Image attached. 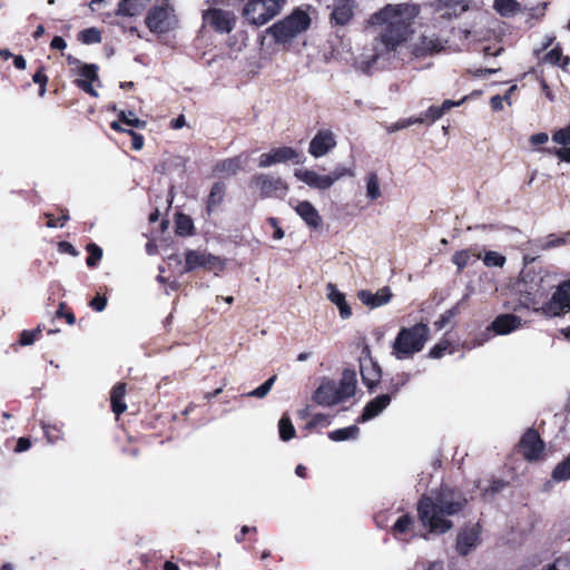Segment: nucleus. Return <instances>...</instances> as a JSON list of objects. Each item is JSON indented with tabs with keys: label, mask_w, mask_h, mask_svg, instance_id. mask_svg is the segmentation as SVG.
Segmentation results:
<instances>
[{
	"label": "nucleus",
	"mask_w": 570,
	"mask_h": 570,
	"mask_svg": "<svg viewBox=\"0 0 570 570\" xmlns=\"http://www.w3.org/2000/svg\"><path fill=\"white\" fill-rule=\"evenodd\" d=\"M468 503L469 499L461 489L441 483L417 500V519L428 533L444 534L453 528L450 518L461 514Z\"/></svg>",
	"instance_id": "1"
},
{
	"label": "nucleus",
	"mask_w": 570,
	"mask_h": 570,
	"mask_svg": "<svg viewBox=\"0 0 570 570\" xmlns=\"http://www.w3.org/2000/svg\"><path fill=\"white\" fill-rule=\"evenodd\" d=\"M420 10V6L415 3L386 4L371 16V24L381 27L375 41L383 46L381 52L374 55V59L382 53L395 51L397 47L409 40L413 33V21Z\"/></svg>",
	"instance_id": "2"
},
{
	"label": "nucleus",
	"mask_w": 570,
	"mask_h": 570,
	"mask_svg": "<svg viewBox=\"0 0 570 570\" xmlns=\"http://www.w3.org/2000/svg\"><path fill=\"white\" fill-rule=\"evenodd\" d=\"M429 338L428 323L419 322L409 327H401L392 344V355L400 361L412 358L424 348Z\"/></svg>",
	"instance_id": "3"
},
{
	"label": "nucleus",
	"mask_w": 570,
	"mask_h": 570,
	"mask_svg": "<svg viewBox=\"0 0 570 570\" xmlns=\"http://www.w3.org/2000/svg\"><path fill=\"white\" fill-rule=\"evenodd\" d=\"M311 26L309 16L302 9H294L288 16L275 22L267 32L277 43H286Z\"/></svg>",
	"instance_id": "4"
},
{
	"label": "nucleus",
	"mask_w": 570,
	"mask_h": 570,
	"mask_svg": "<svg viewBox=\"0 0 570 570\" xmlns=\"http://www.w3.org/2000/svg\"><path fill=\"white\" fill-rule=\"evenodd\" d=\"M145 23L153 33L163 35L174 30L178 24V19L169 0L153 6L146 14Z\"/></svg>",
	"instance_id": "5"
},
{
	"label": "nucleus",
	"mask_w": 570,
	"mask_h": 570,
	"mask_svg": "<svg viewBox=\"0 0 570 570\" xmlns=\"http://www.w3.org/2000/svg\"><path fill=\"white\" fill-rule=\"evenodd\" d=\"M285 0H248L243 8L244 18L261 27L279 13Z\"/></svg>",
	"instance_id": "6"
},
{
	"label": "nucleus",
	"mask_w": 570,
	"mask_h": 570,
	"mask_svg": "<svg viewBox=\"0 0 570 570\" xmlns=\"http://www.w3.org/2000/svg\"><path fill=\"white\" fill-rule=\"evenodd\" d=\"M249 187L258 189L261 198H284L288 191L286 181L268 174L253 175Z\"/></svg>",
	"instance_id": "7"
},
{
	"label": "nucleus",
	"mask_w": 570,
	"mask_h": 570,
	"mask_svg": "<svg viewBox=\"0 0 570 570\" xmlns=\"http://www.w3.org/2000/svg\"><path fill=\"white\" fill-rule=\"evenodd\" d=\"M518 452L528 462H534L543 459L546 443L539 432L530 428L521 436L518 443Z\"/></svg>",
	"instance_id": "8"
},
{
	"label": "nucleus",
	"mask_w": 570,
	"mask_h": 570,
	"mask_svg": "<svg viewBox=\"0 0 570 570\" xmlns=\"http://www.w3.org/2000/svg\"><path fill=\"white\" fill-rule=\"evenodd\" d=\"M521 324L522 320L518 315L500 314L493 320L490 327H488L487 331L481 334V337L476 342H474L473 347L480 346L484 342H487L491 336V331L498 335H507L518 330L521 326Z\"/></svg>",
	"instance_id": "9"
},
{
	"label": "nucleus",
	"mask_w": 570,
	"mask_h": 570,
	"mask_svg": "<svg viewBox=\"0 0 570 570\" xmlns=\"http://www.w3.org/2000/svg\"><path fill=\"white\" fill-rule=\"evenodd\" d=\"M523 304L527 308H531L533 312L541 313L548 317L560 316L569 309L568 305L560 296H558L557 292H554L551 298L541 306L535 297L528 293L523 296Z\"/></svg>",
	"instance_id": "10"
},
{
	"label": "nucleus",
	"mask_w": 570,
	"mask_h": 570,
	"mask_svg": "<svg viewBox=\"0 0 570 570\" xmlns=\"http://www.w3.org/2000/svg\"><path fill=\"white\" fill-rule=\"evenodd\" d=\"M293 161L294 164H302L304 161L303 156L293 147L284 146L271 149L268 153H264L258 158V166L261 168L269 167L274 164Z\"/></svg>",
	"instance_id": "11"
},
{
	"label": "nucleus",
	"mask_w": 570,
	"mask_h": 570,
	"mask_svg": "<svg viewBox=\"0 0 570 570\" xmlns=\"http://www.w3.org/2000/svg\"><path fill=\"white\" fill-rule=\"evenodd\" d=\"M203 20L218 33H229L235 27L234 13L218 8L204 11Z\"/></svg>",
	"instance_id": "12"
},
{
	"label": "nucleus",
	"mask_w": 570,
	"mask_h": 570,
	"mask_svg": "<svg viewBox=\"0 0 570 570\" xmlns=\"http://www.w3.org/2000/svg\"><path fill=\"white\" fill-rule=\"evenodd\" d=\"M360 372L363 384L367 387L368 392L373 393L381 381V366L368 356L360 360Z\"/></svg>",
	"instance_id": "13"
},
{
	"label": "nucleus",
	"mask_w": 570,
	"mask_h": 570,
	"mask_svg": "<svg viewBox=\"0 0 570 570\" xmlns=\"http://www.w3.org/2000/svg\"><path fill=\"white\" fill-rule=\"evenodd\" d=\"M335 146H336V140H335L334 134L328 129H321L312 138L309 146H308V153L313 157L320 158V157L326 155Z\"/></svg>",
	"instance_id": "14"
},
{
	"label": "nucleus",
	"mask_w": 570,
	"mask_h": 570,
	"mask_svg": "<svg viewBox=\"0 0 570 570\" xmlns=\"http://www.w3.org/2000/svg\"><path fill=\"white\" fill-rule=\"evenodd\" d=\"M78 75L82 78L75 79L73 83L91 97H98L97 90L92 82L99 79L98 66L95 63H82L79 67Z\"/></svg>",
	"instance_id": "15"
},
{
	"label": "nucleus",
	"mask_w": 570,
	"mask_h": 570,
	"mask_svg": "<svg viewBox=\"0 0 570 570\" xmlns=\"http://www.w3.org/2000/svg\"><path fill=\"white\" fill-rule=\"evenodd\" d=\"M313 401L322 406H333L343 402L334 381H325L313 393Z\"/></svg>",
	"instance_id": "16"
},
{
	"label": "nucleus",
	"mask_w": 570,
	"mask_h": 570,
	"mask_svg": "<svg viewBox=\"0 0 570 570\" xmlns=\"http://www.w3.org/2000/svg\"><path fill=\"white\" fill-rule=\"evenodd\" d=\"M480 543V530L475 527L458 533L455 549L460 556H468Z\"/></svg>",
	"instance_id": "17"
},
{
	"label": "nucleus",
	"mask_w": 570,
	"mask_h": 570,
	"mask_svg": "<svg viewBox=\"0 0 570 570\" xmlns=\"http://www.w3.org/2000/svg\"><path fill=\"white\" fill-rule=\"evenodd\" d=\"M294 175L298 180L305 183L312 188L326 190L333 186V179H331L328 175H318L316 171L311 169H296Z\"/></svg>",
	"instance_id": "18"
},
{
	"label": "nucleus",
	"mask_w": 570,
	"mask_h": 570,
	"mask_svg": "<svg viewBox=\"0 0 570 570\" xmlns=\"http://www.w3.org/2000/svg\"><path fill=\"white\" fill-rule=\"evenodd\" d=\"M391 403V395L381 394L371 400L363 409L362 414L357 417V423L367 422L381 414Z\"/></svg>",
	"instance_id": "19"
},
{
	"label": "nucleus",
	"mask_w": 570,
	"mask_h": 570,
	"mask_svg": "<svg viewBox=\"0 0 570 570\" xmlns=\"http://www.w3.org/2000/svg\"><path fill=\"white\" fill-rule=\"evenodd\" d=\"M294 210L309 228L318 229L322 226V216L311 202H298L297 205L294 207Z\"/></svg>",
	"instance_id": "20"
},
{
	"label": "nucleus",
	"mask_w": 570,
	"mask_h": 570,
	"mask_svg": "<svg viewBox=\"0 0 570 570\" xmlns=\"http://www.w3.org/2000/svg\"><path fill=\"white\" fill-rule=\"evenodd\" d=\"M353 0H341L333 7L330 21L333 26H346L353 18Z\"/></svg>",
	"instance_id": "21"
},
{
	"label": "nucleus",
	"mask_w": 570,
	"mask_h": 570,
	"mask_svg": "<svg viewBox=\"0 0 570 570\" xmlns=\"http://www.w3.org/2000/svg\"><path fill=\"white\" fill-rule=\"evenodd\" d=\"M361 302L371 307H380L390 302L393 294L389 286H384L379 289L376 293H372L367 289H362L357 294Z\"/></svg>",
	"instance_id": "22"
},
{
	"label": "nucleus",
	"mask_w": 570,
	"mask_h": 570,
	"mask_svg": "<svg viewBox=\"0 0 570 570\" xmlns=\"http://www.w3.org/2000/svg\"><path fill=\"white\" fill-rule=\"evenodd\" d=\"M227 186L224 181H216L213 184L210 191L206 198V214L210 216L215 210H217L226 196Z\"/></svg>",
	"instance_id": "23"
},
{
	"label": "nucleus",
	"mask_w": 570,
	"mask_h": 570,
	"mask_svg": "<svg viewBox=\"0 0 570 570\" xmlns=\"http://www.w3.org/2000/svg\"><path fill=\"white\" fill-rule=\"evenodd\" d=\"M356 384H357L356 372L352 368H345L342 372V377L338 382V385H336V390H337L340 396H342L343 401L354 396V394L356 392Z\"/></svg>",
	"instance_id": "24"
},
{
	"label": "nucleus",
	"mask_w": 570,
	"mask_h": 570,
	"mask_svg": "<svg viewBox=\"0 0 570 570\" xmlns=\"http://www.w3.org/2000/svg\"><path fill=\"white\" fill-rule=\"evenodd\" d=\"M126 387V383L118 382L114 385L110 392V407L117 417L127 410V404L125 402Z\"/></svg>",
	"instance_id": "25"
},
{
	"label": "nucleus",
	"mask_w": 570,
	"mask_h": 570,
	"mask_svg": "<svg viewBox=\"0 0 570 570\" xmlns=\"http://www.w3.org/2000/svg\"><path fill=\"white\" fill-rule=\"evenodd\" d=\"M414 518L410 513L402 514L392 525L391 533L397 540L409 541V535L414 529Z\"/></svg>",
	"instance_id": "26"
},
{
	"label": "nucleus",
	"mask_w": 570,
	"mask_h": 570,
	"mask_svg": "<svg viewBox=\"0 0 570 570\" xmlns=\"http://www.w3.org/2000/svg\"><path fill=\"white\" fill-rule=\"evenodd\" d=\"M244 161L242 155L223 159L214 166V173L225 176L236 175L242 169Z\"/></svg>",
	"instance_id": "27"
},
{
	"label": "nucleus",
	"mask_w": 570,
	"mask_h": 570,
	"mask_svg": "<svg viewBox=\"0 0 570 570\" xmlns=\"http://www.w3.org/2000/svg\"><path fill=\"white\" fill-rule=\"evenodd\" d=\"M327 297L328 299L338 307L340 316L342 318H348L352 315L351 306L345 299L344 293L340 292L336 286L332 283L327 284Z\"/></svg>",
	"instance_id": "28"
},
{
	"label": "nucleus",
	"mask_w": 570,
	"mask_h": 570,
	"mask_svg": "<svg viewBox=\"0 0 570 570\" xmlns=\"http://www.w3.org/2000/svg\"><path fill=\"white\" fill-rule=\"evenodd\" d=\"M480 258L481 253L476 248L470 247L455 252L452 256V263L458 267V272H462L468 265Z\"/></svg>",
	"instance_id": "29"
},
{
	"label": "nucleus",
	"mask_w": 570,
	"mask_h": 570,
	"mask_svg": "<svg viewBox=\"0 0 570 570\" xmlns=\"http://www.w3.org/2000/svg\"><path fill=\"white\" fill-rule=\"evenodd\" d=\"M466 97L462 98L459 101L445 99L441 106H431L425 111V120H428L430 124H433L438 119H440L446 111H449L453 107L460 106L463 101H465Z\"/></svg>",
	"instance_id": "30"
},
{
	"label": "nucleus",
	"mask_w": 570,
	"mask_h": 570,
	"mask_svg": "<svg viewBox=\"0 0 570 570\" xmlns=\"http://www.w3.org/2000/svg\"><path fill=\"white\" fill-rule=\"evenodd\" d=\"M175 227L176 234L184 237L193 235L195 229L193 219L184 213L176 214Z\"/></svg>",
	"instance_id": "31"
},
{
	"label": "nucleus",
	"mask_w": 570,
	"mask_h": 570,
	"mask_svg": "<svg viewBox=\"0 0 570 570\" xmlns=\"http://www.w3.org/2000/svg\"><path fill=\"white\" fill-rule=\"evenodd\" d=\"M411 380V374L407 372L396 373L393 377H391L389 384L386 385L387 395H391V399L395 396L402 387H404Z\"/></svg>",
	"instance_id": "32"
},
{
	"label": "nucleus",
	"mask_w": 570,
	"mask_h": 570,
	"mask_svg": "<svg viewBox=\"0 0 570 570\" xmlns=\"http://www.w3.org/2000/svg\"><path fill=\"white\" fill-rule=\"evenodd\" d=\"M494 10L502 17H512L520 10L517 0H494Z\"/></svg>",
	"instance_id": "33"
},
{
	"label": "nucleus",
	"mask_w": 570,
	"mask_h": 570,
	"mask_svg": "<svg viewBox=\"0 0 570 570\" xmlns=\"http://www.w3.org/2000/svg\"><path fill=\"white\" fill-rule=\"evenodd\" d=\"M358 434H360L358 426L353 424L347 428H342V429H337V430L330 432L328 438L332 441L341 442V441H346L350 439H356L358 436Z\"/></svg>",
	"instance_id": "34"
},
{
	"label": "nucleus",
	"mask_w": 570,
	"mask_h": 570,
	"mask_svg": "<svg viewBox=\"0 0 570 570\" xmlns=\"http://www.w3.org/2000/svg\"><path fill=\"white\" fill-rule=\"evenodd\" d=\"M551 478L557 482L570 480V453L554 466Z\"/></svg>",
	"instance_id": "35"
},
{
	"label": "nucleus",
	"mask_w": 570,
	"mask_h": 570,
	"mask_svg": "<svg viewBox=\"0 0 570 570\" xmlns=\"http://www.w3.org/2000/svg\"><path fill=\"white\" fill-rule=\"evenodd\" d=\"M204 255H205V253H200V252L194 250V249H187L185 253L184 271L186 273H189L197 267L203 268Z\"/></svg>",
	"instance_id": "36"
},
{
	"label": "nucleus",
	"mask_w": 570,
	"mask_h": 570,
	"mask_svg": "<svg viewBox=\"0 0 570 570\" xmlns=\"http://www.w3.org/2000/svg\"><path fill=\"white\" fill-rule=\"evenodd\" d=\"M78 41L83 45H94L101 42V31L96 27L86 28L78 32Z\"/></svg>",
	"instance_id": "37"
},
{
	"label": "nucleus",
	"mask_w": 570,
	"mask_h": 570,
	"mask_svg": "<svg viewBox=\"0 0 570 570\" xmlns=\"http://www.w3.org/2000/svg\"><path fill=\"white\" fill-rule=\"evenodd\" d=\"M203 268L208 272H223L225 269V261L210 253H205Z\"/></svg>",
	"instance_id": "38"
},
{
	"label": "nucleus",
	"mask_w": 570,
	"mask_h": 570,
	"mask_svg": "<svg viewBox=\"0 0 570 570\" xmlns=\"http://www.w3.org/2000/svg\"><path fill=\"white\" fill-rule=\"evenodd\" d=\"M86 250L88 252V256L86 258L87 266L89 268L97 267L102 258V249L96 243L91 242L87 244Z\"/></svg>",
	"instance_id": "39"
},
{
	"label": "nucleus",
	"mask_w": 570,
	"mask_h": 570,
	"mask_svg": "<svg viewBox=\"0 0 570 570\" xmlns=\"http://www.w3.org/2000/svg\"><path fill=\"white\" fill-rule=\"evenodd\" d=\"M278 431H279V438L283 441H289L296 434V430H295L291 419L286 415H283L281 417V420L278 422Z\"/></svg>",
	"instance_id": "40"
},
{
	"label": "nucleus",
	"mask_w": 570,
	"mask_h": 570,
	"mask_svg": "<svg viewBox=\"0 0 570 570\" xmlns=\"http://www.w3.org/2000/svg\"><path fill=\"white\" fill-rule=\"evenodd\" d=\"M366 194L372 200L381 197L379 177L375 173H370L366 179Z\"/></svg>",
	"instance_id": "41"
},
{
	"label": "nucleus",
	"mask_w": 570,
	"mask_h": 570,
	"mask_svg": "<svg viewBox=\"0 0 570 570\" xmlns=\"http://www.w3.org/2000/svg\"><path fill=\"white\" fill-rule=\"evenodd\" d=\"M540 153H544L548 155H552L558 157L561 161L569 163L570 164V145L563 146L561 148L557 147H542L539 148Z\"/></svg>",
	"instance_id": "42"
},
{
	"label": "nucleus",
	"mask_w": 570,
	"mask_h": 570,
	"mask_svg": "<svg viewBox=\"0 0 570 570\" xmlns=\"http://www.w3.org/2000/svg\"><path fill=\"white\" fill-rule=\"evenodd\" d=\"M482 259L487 267H502L505 264V257L494 250L485 252Z\"/></svg>",
	"instance_id": "43"
},
{
	"label": "nucleus",
	"mask_w": 570,
	"mask_h": 570,
	"mask_svg": "<svg viewBox=\"0 0 570 570\" xmlns=\"http://www.w3.org/2000/svg\"><path fill=\"white\" fill-rule=\"evenodd\" d=\"M118 119L122 124L134 128H145L146 126V121L137 118L132 111H129L127 115L126 111L120 110L118 114Z\"/></svg>",
	"instance_id": "44"
},
{
	"label": "nucleus",
	"mask_w": 570,
	"mask_h": 570,
	"mask_svg": "<svg viewBox=\"0 0 570 570\" xmlns=\"http://www.w3.org/2000/svg\"><path fill=\"white\" fill-rule=\"evenodd\" d=\"M41 333L42 330L40 328V326L31 331L24 330L20 333L18 342L22 346L31 345L40 337Z\"/></svg>",
	"instance_id": "45"
},
{
	"label": "nucleus",
	"mask_w": 570,
	"mask_h": 570,
	"mask_svg": "<svg viewBox=\"0 0 570 570\" xmlns=\"http://www.w3.org/2000/svg\"><path fill=\"white\" fill-rule=\"evenodd\" d=\"M552 141L561 146L570 145V121L568 126L553 131Z\"/></svg>",
	"instance_id": "46"
},
{
	"label": "nucleus",
	"mask_w": 570,
	"mask_h": 570,
	"mask_svg": "<svg viewBox=\"0 0 570 570\" xmlns=\"http://www.w3.org/2000/svg\"><path fill=\"white\" fill-rule=\"evenodd\" d=\"M45 436L47 438L48 442L56 443L57 441L61 440L63 436V433L60 428L57 425L51 424H43L42 425Z\"/></svg>",
	"instance_id": "47"
},
{
	"label": "nucleus",
	"mask_w": 570,
	"mask_h": 570,
	"mask_svg": "<svg viewBox=\"0 0 570 570\" xmlns=\"http://www.w3.org/2000/svg\"><path fill=\"white\" fill-rule=\"evenodd\" d=\"M56 317L65 318L69 325H73L76 323V316L73 312L68 307L66 302L59 303Z\"/></svg>",
	"instance_id": "48"
},
{
	"label": "nucleus",
	"mask_w": 570,
	"mask_h": 570,
	"mask_svg": "<svg viewBox=\"0 0 570 570\" xmlns=\"http://www.w3.org/2000/svg\"><path fill=\"white\" fill-rule=\"evenodd\" d=\"M450 347V341L441 340L429 351L428 356L431 358H441Z\"/></svg>",
	"instance_id": "49"
},
{
	"label": "nucleus",
	"mask_w": 570,
	"mask_h": 570,
	"mask_svg": "<svg viewBox=\"0 0 570 570\" xmlns=\"http://www.w3.org/2000/svg\"><path fill=\"white\" fill-rule=\"evenodd\" d=\"M509 485V482L502 480V479H493L491 480L488 488L483 490V495H494L499 492H501L503 489H505Z\"/></svg>",
	"instance_id": "50"
},
{
	"label": "nucleus",
	"mask_w": 570,
	"mask_h": 570,
	"mask_svg": "<svg viewBox=\"0 0 570 570\" xmlns=\"http://www.w3.org/2000/svg\"><path fill=\"white\" fill-rule=\"evenodd\" d=\"M276 381V375L271 376L266 380L262 385L256 387L250 395L255 397H264L272 389L274 382Z\"/></svg>",
	"instance_id": "51"
},
{
	"label": "nucleus",
	"mask_w": 570,
	"mask_h": 570,
	"mask_svg": "<svg viewBox=\"0 0 570 570\" xmlns=\"http://www.w3.org/2000/svg\"><path fill=\"white\" fill-rule=\"evenodd\" d=\"M345 176H354V173L351 168H347L343 165H337L330 174H328V177L331 179H333V184L345 177Z\"/></svg>",
	"instance_id": "52"
},
{
	"label": "nucleus",
	"mask_w": 570,
	"mask_h": 570,
	"mask_svg": "<svg viewBox=\"0 0 570 570\" xmlns=\"http://www.w3.org/2000/svg\"><path fill=\"white\" fill-rule=\"evenodd\" d=\"M345 176H354V173L351 168H347L343 165H337L330 174H328V177L331 179H333V184L345 177Z\"/></svg>",
	"instance_id": "53"
},
{
	"label": "nucleus",
	"mask_w": 570,
	"mask_h": 570,
	"mask_svg": "<svg viewBox=\"0 0 570 570\" xmlns=\"http://www.w3.org/2000/svg\"><path fill=\"white\" fill-rule=\"evenodd\" d=\"M549 140V136L547 132H537L530 136L529 141L532 147L535 148V150L540 151L539 148L544 147L543 145L547 144Z\"/></svg>",
	"instance_id": "54"
},
{
	"label": "nucleus",
	"mask_w": 570,
	"mask_h": 570,
	"mask_svg": "<svg viewBox=\"0 0 570 570\" xmlns=\"http://www.w3.org/2000/svg\"><path fill=\"white\" fill-rule=\"evenodd\" d=\"M566 244V238L557 236L556 234H550L547 237V240L541 245L542 249H550L554 247H559Z\"/></svg>",
	"instance_id": "55"
},
{
	"label": "nucleus",
	"mask_w": 570,
	"mask_h": 570,
	"mask_svg": "<svg viewBox=\"0 0 570 570\" xmlns=\"http://www.w3.org/2000/svg\"><path fill=\"white\" fill-rule=\"evenodd\" d=\"M556 292L570 308V279L560 284Z\"/></svg>",
	"instance_id": "56"
},
{
	"label": "nucleus",
	"mask_w": 570,
	"mask_h": 570,
	"mask_svg": "<svg viewBox=\"0 0 570 570\" xmlns=\"http://www.w3.org/2000/svg\"><path fill=\"white\" fill-rule=\"evenodd\" d=\"M422 122H424V119L422 117L401 119L390 128V131H395L399 129L406 128L411 125L422 124Z\"/></svg>",
	"instance_id": "57"
},
{
	"label": "nucleus",
	"mask_w": 570,
	"mask_h": 570,
	"mask_svg": "<svg viewBox=\"0 0 570 570\" xmlns=\"http://www.w3.org/2000/svg\"><path fill=\"white\" fill-rule=\"evenodd\" d=\"M89 306L96 312H102L107 306V297L97 294L90 302Z\"/></svg>",
	"instance_id": "58"
},
{
	"label": "nucleus",
	"mask_w": 570,
	"mask_h": 570,
	"mask_svg": "<svg viewBox=\"0 0 570 570\" xmlns=\"http://www.w3.org/2000/svg\"><path fill=\"white\" fill-rule=\"evenodd\" d=\"M117 14L125 16V17L134 16L131 0H121L118 3Z\"/></svg>",
	"instance_id": "59"
},
{
	"label": "nucleus",
	"mask_w": 570,
	"mask_h": 570,
	"mask_svg": "<svg viewBox=\"0 0 570 570\" xmlns=\"http://www.w3.org/2000/svg\"><path fill=\"white\" fill-rule=\"evenodd\" d=\"M330 424L328 416L323 413L314 414L311 421L307 423L308 428H315L318 425L326 426Z\"/></svg>",
	"instance_id": "60"
},
{
	"label": "nucleus",
	"mask_w": 570,
	"mask_h": 570,
	"mask_svg": "<svg viewBox=\"0 0 570 570\" xmlns=\"http://www.w3.org/2000/svg\"><path fill=\"white\" fill-rule=\"evenodd\" d=\"M128 135L131 136V148L134 150H140L144 147V136L134 131L132 129L128 130Z\"/></svg>",
	"instance_id": "61"
},
{
	"label": "nucleus",
	"mask_w": 570,
	"mask_h": 570,
	"mask_svg": "<svg viewBox=\"0 0 570 570\" xmlns=\"http://www.w3.org/2000/svg\"><path fill=\"white\" fill-rule=\"evenodd\" d=\"M267 223L274 228L273 238L282 239L284 237V230L279 225V222L276 217H269Z\"/></svg>",
	"instance_id": "62"
},
{
	"label": "nucleus",
	"mask_w": 570,
	"mask_h": 570,
	"mask_svg": "<svg viewBox=\"0 0 570 570\" xmlns=\"http://www.w3.org/2000/svg\"><path fill=\"white\" fill-rule=\"evenodd\" d=\"M32 80L37 85H47L48 76L46 75L45 66H40L32 76Z\"/></svg>",
	"instance_id": "63"
},
{
	"label": "nucleus",
	"mask_w": 570,
	"mask_h": 570,
	"mask_svg": "<svg viewBox=\"0 0 570 570\" xmlns=\"http://www.w3.org/2000/svg\"><path fill=\"white\" fill-rule=\"evenodd\" d=\"M58 250L62 254H68L71 256H78L79 254L76 247L71 243L66 240H61L58 243Z\"/></svg>",
	"instance_id": "64"
}]
</instances>
